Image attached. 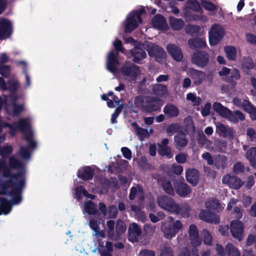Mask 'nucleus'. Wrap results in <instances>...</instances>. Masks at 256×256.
Returning a JSON list of instances; mask_svg holds the SVG:
<instances>
[{
  "mask_svg": "<svg viewBox=\"0 0 256 256\" xmlns=\"http://www.w3.org/2000/svg\"><path fill=\"white\" fill-rule=\"evenodd\" d=\"M186 100L190 101L194 106H199L202 102L201 98L192 92L186 94Z\"/></svg>",
  "mask_w": 256,
  "mask_h": 256,
  "instance_id": "nucleus-45",
  "label": "nucleus"
},
{
  "mask_svg": "<svg viewBox=\"0 0 256 256\" xmlns=\"http://www.w3.org/2000/svg\"><path fill=\"white\" fill-rule=\"evenodd\" d=\"M188 44L192 48H204L206 46V40L202 38L190 39L188 41Z\"/></svg>",
  "mask_w": 256,
  "mask_h": 256,
  "instance_id": "nucleus-31",
  "label": "nucleus"
},
{
  "mask_svg": "<svg viewBox=\"0 0 256 256\" xmlns=\"http://www.w3.org/2000/svg\"><path fill=\"white\" fill-rule=\"evenodd\" d=\"M186 176L188 182L193 186H196L198 182L199 174L198 171L194 168H189L186 171Z\"/></svg>",
  "mask_w": 256,
  "mask_h": 256,
  "instance_id": "nucleus-22",
  "label": "nucleus"
},
{
  "mask_svg": "<svg viewBox=\"0 0 256 256\" xmlns=\"http://www.w3.org/2000/svg\"><path fill=\"white\" fill-rule=\"evenodd\" d=\"M18 86V82L16 80H10L6 84L4 79L0 78V89L4 90H8L12 92L10 96L2 95L0 96V110H4L8 114L12 116H16L24 110V104H15L18 96L12 92L16 90Z\"/></svg>",
  "mask_w": 256,
  "mask_h": 256,
  "instance_id": "nucleus-2",
  "label": "nucleus"
},
{
  "mask_svg": "<svg viewBox=\"0 0 256 256\" xmlns=\"http://www.w3.org/2000/svg\"><path fill=\"white\" fill-rule=\"evenodd\" d=\"M142 13V10L133 12L128 16L126 20L124 28V32H130L136 29L139 24L142 22L140 17Z\"/></svg>",
  "mask_w": 256,
  "mask_h": 256,
  "instance_id": "nucleus-7",
  "label": "nucleus"
},
{
  "mask_svg": "<svg viewBox=\"0 0 256 256\" xmlns=\"http://www.w3.org/2000/svg\"><path fill=\"white\" fill-rule=\"evenodd\" d=\"M208 34L210 45L215 46L222 40L224 32V28L220 26L215 24L211 27Z\"/></svg>",
  "mask_w": 256,
  "mask_h": 256,
  "instance_id": "nucleus-9",
  "label": "nucleus"
},
{
  "mask_svg": "<svg viewBox=\"0 0 256 256\" xmlns=\"http://www.w3.org/2000/svg\"><path fill=\"white\" fill-rule=\"evenodd\" d=\"M188 235L191 244L194 246H198L201 244V240L199 237L198 232L196 226L190 224L188 227Z\"/></svg>",
  "mask_w": 256,
  "mask_h": 256,
  "instance_id": "nucleus-15",
  "label": "nucleus"
},
{
  "mask_svg": "<svg viewBox=\"0 0 256 256\" xmlns=\"http://www.w3.org/2000/svg\"><path fill=\"white\" fill-rule=\"evenodd\" d=\"M100 224V222H98L96 220L92 219L90 220L89 222V226L90 228L94 231L98 229L99 228V224Z\"/></svg>",
  "mask_w": 256,
  "mask_h": 256,
  "instance_id": "nucleus-63",
  "label": "nucleus"
},
{
  "mask_svg": "<svg viewBox=\"0 0 256 256\" xmlns=\"http://www.w3.org/2000/svg\"><path fill=\"white\" fill-rule=\"evenodd\" d=\"M162 187L167 194L173 195L174 194V188L169 180H164L162 181Z\"/></svg>",
  "mask_w": 256,
  "mask_h": 256,
  "instance_id": "nucleus-43",
  "label": "nucleus"
},
{
  "mask_svg": "<svg viewBox=\"0 0 256 256\" xmlns=\"http://www.w3.org/2000/svg\"><path fill=\"white\" fill-rule=\"evenodd\" d=\"M76 195L78 198H80L83 196L94 199V196L92 194H89L82 186L78 187L75 189Z\"/></svg>",
  "mask_w": 256,
  "mask_h": 256,
  "instance_id": "nucleus-42",
  "label": "nucleus"
},
{
  "mask_svg": "<svg viewBox=\"0 0 256 256\" xmlns=\"http://www.w3.org/2000/svg\"><path fill=\"white\" fill-rule=\"evenodd\" d=\"M206 207L210 210H216L220 212L224 208V206H222L218 201L214 198L208 200L206 202Z\"/></svg>",
  "mask_w": 256,
  "mask_h": 256,
  "instance_id": "nucleus-30",
  "label": "nucleus"
},
{
  "mask_svg": "<svg viewBox=\"0 0 256 256\" xmlns=\"http://www.w3.org/2000/svg\"><path fill=\"white\" fill-rule=\"evenodd\" d=\"M211 106V104L210 102L205 104L201 110V114L203 116L205 117L210 114Z\"/></svg>",
  "mask_w": 256,
  "mask_h": 256,
  "instance_id": "nucleus-59",
  "label": "nucleus"
},
{
  "mask_svg": "<svg viewBox=\"0 0 256 256\" xmlns=\"http://www.w3.org/2000/svg\"><path fill=\"white\" fill-rule=\"evenodd\" d=\"M201 235L204 244L210 246L212 241V236L210 233L204 229L202 230Z\"/></svg>",
  "mask_w": 256,
  "mask_h": 256,
  "instance_id": "nucleus-49",
  "label": "nucleus"
},
{
  "mask_svg": "<svg viewBox=\"0 0 256 256\" xmlns=\"http://www.w3.org/2000/svg\"><path fill=\"white\" fill-rule=\"evenodd\" d=\"M12 32V24L7 19L0 20V38L3 39L9 36Z\"/></svg>",
  "mask_w": 256,
  "mask_h": 256,
  "instance_id": "nucleus-18",
  "label": "nucleus"
},
{
  "mask_svg": "<svg viewBox=\"0 0 256 256\" xmlns=\"http://www.w3.org/2000/svg\"><path fill=\"white\" fill-rule=\"evenodd\" d=\"M186 7L193 10L202 12L199 3L195 0H188L186 2Z\"/></svg>",
  "mask_w": 256,
  "mask_h": 256,
  "instance_id": "nucleus-48",
  "label": "nucleus"
},
{
  "mask_svg": "<svg viewBox=\"0 0 256 256\" xmlns=\"http://www.w3.org/2000/svg\"><path fill=\"white\" fill-rule=\"evenodd\" d=\"M116 228V234H115V235L118 236V237L125 232L126 227V224L123 221L118 220L117 221Z\"/></svg>",
  "mask_w": 256,
  "mask_h": 256,
  "instance_id": "nucleus-47",
  "label": "nucleus"
},
{
  "mask_svg": "<svg viewBox=\"0 0 256 256\" xmlns=\"http://www.w3.org/2000/svg\"><path fill=\"white\" fill-rule=\"evenodd\" d=\"M140 228L136 223L131 224L128 229V240L132 242H138L142 234Z\"/></svg>",
  "mask_w": 256,
  "mask_h": 256,
  "instance_id": "nucleus-14",
  "label": "nucleus"
},
{
  "mask_svg": "<svg viewBox=\"0 0 256 256\" xmlns=\"http://www.w3.org/2000/svg\"><path fill=\"white\" fill-rule=\"evenodd\" d=\"M232 102L237 107L242 108L244 110H246L248 106L250 104V102L248 100L244 99H240L237 97L234 98Z\"/></svg>",
  "mask_w": 256,
  "mask_h": 256,
  "instance_id": "nucleus-41",
  "label": "nucleus"
},
{
  "mask_svg": "<svg viewBox=\"0 0 256 256\" xmlns=\"http://www.w3.org/2000/svg\"><path fill=\"white\" fill-rule=\"evenodd\" d=\"M246 158L253 166H256V147L250 148L246 152Z\"/></svg>",
  "mask_w": 256,
  "mask_h": 256,
  "instance_id": "nucleus-39",
  "label": "nucleus"
},
{
  "mask_svg": "<svg viewBox=\"0 0 256 256\" xmlns=\"http://www.w3.org/2000/svg\"><path fill=\"white\" fill-rule=\"evenodd\" d=\"M175 2H168L169 6L166 7V9L169 12H172L174 14H178L179 12L178 8L174 6Z\"/></svg>",
  "mask_w": 256,
  "mask_h": 256,
  "instance_id": "nucleus-60",
  "label": "nucleus"
},
{
  "mask_svg": "<svg viewBox=\"0 0 256 256\" xmlns=\"http://www.w3.org/2000/svg\"><path fill=\"white\" fill-rule=\"evenodd\" d=\"M230 78H229L228 81L232 86H235L236 84V80H238L240 78V72L236 68H233L230 70Z\"/></svg>",
  "mask_w": 256,
  "mask_h": 256,
  "instance_id": "nucleus-40",
  "label": "nucleus"
},
{
  "mask_svg": "<svg viewBox=\"0 0 256 256\" xmlns=\"http://www.w3.org/2000/svg\"><path fill=\"white\" fill-rule=\"evenodd\" d=\"M160 256H173L171 248L168 246H164L160 250Z\"/></svg>",
  "mask_w": 256,
  "mask_h": 256,
  "instance_id": "nucleus-55",
  "label": "nucleus"
},
{
  "mask_svg": "<svg viewBox=\"0 0 256 256\" xmlns=\"http://www.w3.org/2000/svg\"><path fill=\"white\" fill-rule=\"evenodd\" d=\"M216 250L221 256H240L238 248L231 243L227 244L224 248L222 245L217 244Z\"/></svg>",
  "mask_w": 256,
  "mask_h": 256,
  "instance_id": "nucleus-10",
  "label": "nucleus"
},
{
  "mask_svg": "<svg viewBox=\"0 0 256 256\" xmlns=\"http://www.w3.org/2000/svg\"><path fill=\"white\" fill-rule=\"evenodd\" d=\"M230 122L237 123L239 120H244L245 119L244 114L239 110L232 112L230 110V114L228 115L227 118Z\"/></svg>",
  "mask_w": 256,
  "mask_h": 256,
  "instance_id": "nucleus-33",
  "label": "nucleus"
},
{
  "mask_svg": "<svg viewBox=\"0 0 256 256\" xmlns=\"http://www.w3.org/2000/svg\"><path fill=\"white\" fill-rule=\"evenodd\" d=\"M180 128V125L178 124H172L166 130L167 133L168 135H172L174 132H177Z\"/></svg>",
  "mask_w": 256,
  "mask_h": 256,
  "instance_id": "nucleus-58",
  "label": "nucleus"
},
{
  "mask_svg": "<svg viewBox=\"0 0 256 256\" xmlns=\"http://www.w3.org/2000/svg\"><path fill=\"white\" fill-rule=\"evenodd\" d=\"M146 46L149 55L150 56L154 57L156 61L160 62L162 59L166 58V54L164 51L157 45L152 43H148Z\"/></svg>",
  "mask_w": 256,
  "mask_h": 256,
  "instance_id": "nucleus-11",
  "label": "nucleus"
},
{
  "mask_svg": "<svg viewBox=\"0 0 256 256\" xmlns=\"http://www.w3.org/2000/svg\"><path fill=\"white\" fill-rule=\"evenodd\" d=\"M78 176L84 180L92 179L93 177V170L89 166L82 168L79 170Z\"/></svg>",
  "mask_w": 256,
  "mask_h": 256,
  "instance_id": "nucleus-28",
  "label": "nucleus"
},
{
  "mask_svg": "<svg viewBox=\"0 0 256 256\" xmlns=\"http://www.w3.org/2000/svg\"><path fill=\"white\" fill-rule=\"evenodd\" d=\"M120 74L124 79L128 81H134L140 74V68L132 64L126 62L123 64L120 70Z\"/></svg>",
  "mask_w": 256,
  "mask_h": 256,
  "instance_id": "nucleus-6",
  "label": "nucleus"
},
{
  "mask_svg": "<svg viewBox=\"0 0 256 256\" xmlns=\"http://www.w3.org/2000/svg\"><path fill=\"white\" fill-rule=\"evenodd\" d=\"M98 249L100 254L101 256H112L110 252L113 250V246L112 243L110 242H107L106 246H104L103 242H101L98 240Z\"/></svg>",
  "mask_w": 256,
  "mask_h": 256,
  "instance_id": "nucleus-23",
  "label": "nucleus"
},
{
  "mask_svg": "<svg viewBox=\"0 0 256 256\" xmlns=\"http://www.w3.org/2000/svg\"><path fill=\"white\" fill-rule=\"evenodd\" d=\"M174 139L175 146L178 149L186 146L188 144V140L186 138V136L182 133L178 134L174 136Z\"/></svg>",
  "mask_w": 256,
  "mask_h": 256,
  "instance_id": "nucleus-29",
  "label": "nucleus"
},
{
  "mask_svg": "<svg viewBox=\"0 0 256 256\" xmlns=\"http://www.w3.org/2000/svg\"><path fill=\"white\" fill-rule=\"evenodd\" d=\"M209 55L204 51L194 52L192 58V62L199 67H204L207 65Z\"/></svg>",
  "mask_w": 256,
  "mask_h": 256,
  "instance_id": "nucleus-12",
  "label": "nucleus"
},
{
  "mask_svg": "<svg viewBox=\"0 0 256 256\" xmlns=\"http://www.w3.org/2000/svg\"><path fill=\"white\" fill-rule=\"evenodd\" d=\"M123 156L126 159L130 160L132 158L131 150L126 147H123L121 149Z\"/></svg>",
  "mask_w": 256,
  "mask_h": 256,
  "instance_id": "nucleus-61",
  "label": "nucleus"
},
{
  "mask_svg": "<svg viewBox=\"0 0 256 256\" xmlns=\"http://www.w3.org/2000/svg\"><path fill=\"white\" fill-rule=\"evenodd\" d=\"M136 106L146 112H152L160 110L163 105L162 101L158 98L138 96L134 100Z\"/></svg>",
  "mask_w": 256,
  "mask_h": 256,
  "instance_id": "nucleus-4",
  "label": "nucleus"
},
{
  "mask_svg": "<svg viewBox=\"0 0 256 256\" xmlns=\"http://www.w3.org/2000/svg\"><path fill=\"white\" fill-rule=\"evenodd\" d=\"M164 112L170 117H176L178 114V108L172 104H167L164 108Z\"/></svg>",
  "mask_w": 256,
  "mask_h": 256,
  "instance_id": "nucleus-36",
  "label": "nucleus"
},
{
  "mask_svg": "<svg viewBox=\"0 0 256 256\" xmlns=\"http://www.w3.org/2000/svg\"><path fill=\"white\" fill-rule=\"evenodd\" d=\"M99 209L104 216L108 218H114L118 214L117 209L114 206H110L106 208L104 204L100 202Z\"/></svg>",
  "mask_w": 256,
  "mask_h": 256,
  "instance_id": "nucleus-19",
  "label": "nucleus"
},
{
  "mask_svg": "<svg viewBox=\"0 0 256 256\" xmlns=\"http://www.w3.org/2000/svg\"><path fill=\"white\" fill-rule=\"evenodd\" d=\"M136 194H139L140 198H143L142 188L141 187L139 186H137V188L132 187L130 190L129 196L130 198V200H133Z\"/></svg>",
  "mask_w": 256,
  "mask_h": 256,
  "instance_id": "nucleus-51",
  "label": "nucleus"
},
{
  "mask_svg": "<svg viewBox=\"0 0 256 256\" xmlns=\"http://www.w3.org/2000/svg\"><path fill=\"white\" fill-rule=\"evenodd\" d=\"M106 226L108 227V236L112 240H117L118 236L114 234V228L115 226L114 221L113 220H108L106 222Z\"/></svg>",
  "mask_w": 256,
  "mask_h": 256,
  "instance_id": "nucleus-37",
  "label": "nucleus"
},
{
  "mask_svg": "<svg viewBox=\"0 0 256 256\" xmlns=\"http://www.w3.org/2000/svg\"><path fill=\"white\" fill-rule=\"evenodd\" d=\"M84 211L89 214H94L97 212L96 206L91 201H86L84 204Z\"/></svg>",
  "mask_w": 256,
  "mask_h": 256,
  "instance_id": "nucleus-44",
  "label": "nucleus"
},
{
  "mask_svg": "<svg viewBox=\"0 0 256 256\" xmlns=\"http://www.w3.org/2000/svg\"><path fill=\"white\" fill-rule=\"evenodd\" d=\"M227 58L230 60H235L237 58V50L232 46H226L224 48Z\"/></svg>",
  "mask_w": 256,
  "mask_h": 256,
  "instance_id": "nucleus-38",
  "label": "nucleus"
},
{
  "mask_svg": "<svg viewBox=\"0 0 256 256\" xmlns=\"http://www.w3.org/2000/svg\"><path fill=\"white\" fill-rule=\"evenodd\" d=\"M132 125L134 127L136 134L140 137L141 140L148 138L154 132L152 128H150L149 130L144 129L138 127L136 123H132Z\"/></svg>",
  "mask_w": 256,
  "mask_h": 256,
  "instance_id": "nucleus-24",
  "label": "nucleus"
},
{
  "mask_svg": "<svg viewBox=\"0 0 256 256\" xmlns=\"http://www.w3.org/2000/svg\"><path fill=\"white\" fill-rule=\"evenodd\" d=\"M222 181L224 184H227L232 188L238 189L243 184L240 178L236 176H232L229 174L224 176Z\"/></svg>",
  "mask_w": 256,
  "mask_h": 256,
  "instance_id": "nucleus-17",
  "label": "nucleus"
},
{
  "mask_svg": "<svg viewBox=\"0 0 256 256\" xmlns=\"http://www.w3.org/2000/svg\"><path fill=\"white\" fill-rule=\"evenodd\" d=\"M199 217L202 220L208 222L217 224L220 222V218L217 215L210 213L206 210H201Z\"/></svg>",
  "mask_w": 256,
  "mask_h": 256,
  "instance_id": "nucleus-21",
  "label": "nucleus"
},
{
  "mask_svg": "<svg viewBox=\"0 0 256 256\" xmlns=\"http://www.w3.org/2000/svg\"><path fill=\"white\" fill-rule=\"evenodd\" d=\"M113 46L117 52L112 51L108 52L106 59V68L108 70L112 73L116 72L119 64L118 59V52H121L128 58L132 56L133 60L135 62H138L140 60L144 58L146 56V52L138 46L134 47V50H131L130 54L129 56L126 50L122 46V42L118 39H116L113 42Z\"/></svg>",
  "mask_w": 256,
  "mask_h": 256,
  "instance_id": "nucleus-3",
  "label": "nucleus"
},
{
  "mask_svg": "<svg viewBox=\"0 0 256 256\" xmlns=\"http://www.w3.org/2000/svg\"><path fill=\"white\" fill-rule=\"evenodd\" d=\"M179 210L178 212H175L176 214H180L184 217H188L190 214V206L186 204H182L178 205Z\"/></svg>",
  "mask_w": 256,
  "mask_h": 256,
  "instance_id": "nucleus-46",
  "label": "nucleus"
},
{
  "mask_svg": "<svg viewBox=\"0 0 256 256\" xmlns=\"http://www.w3.org/2000/svg\"><path fill=\"white\" fill-rule=\"evenodd\" d=\"M157 201L158 206L165 210L172 213L179 210L178 204H176L170 197L166 196H161L158 198Z\"/></svg>",
  "mask_w": 256,
  "mask_h": 256,
  "instance_id": "nucleus-8",
  "label": "nucleus"
},
{
  "mask_svg": "<svg viewBox=\"0 0 256 256\" xmlns=\"http://www.w3.org/2000/svg\"><path fill=\"white\" fill-rule=\"evenodd\" d=\"M246 135L252 140L256 139V132L252 128H248L246 130Z\"/></svg>",
  "mask_w": 256,
  "mask_h": 256,
  "instance_id": "nucleus-62",
  "label": "nucleus"
},
{
  "mask_svg": "<svg viewBox=\"0 0 256 256\" xmlns=\"http://www.w3.org/2000/svg\"><path fill=\"white\" fill-rule=\"evenodd\" d=\"M216 131L219 132L220 134L224 136H232L233 135L232 129L222 124L217 125Z\"/></svg>",
  "mask_w": 256,
  "mask_h": 256,
  "instance_id": "nucleus-34",
  "label": "nucleus"
},
{
  "mask_svg": "<svg viewBox=\"0 0 256 256\" xmlns=\"http://www.w3.org/2000/svg\"><path fill=\"white\" fill-rule=\"evenodd\" d=\"M131 208L137 214L138 220L144 222L146 220V216L144 213L136 206H132Z\"/></svg>",
  "mask_w": 256,
  "mask_h": 256,
  "instance_id": "nucleus-54",
  "label": "nucleus"
},
{
  "mask_svg": "<svg viewBox=\"0 0 256 256\" xmlns=\"http://www.w3.org/2000/svg\"><path fill=\"white\" fill-rule=\"evenodd\" d=\"M12 152L11 146H6L0 149V214H8L12 205L18 204L22 201L21 193L25 186L24 164L18 161L14 156L8 159V165L4 158Z\"/></svg>",
  "mask_w": 256,
  "mask_h": 256,
  "instance_id": "nucleus-1",
  "label": "nucleus"
},
{
  "mask_svg": "<svg viewBox=\"0 0 256 256\" xmlns=\"http://www.w3.org/2000/svg\"><path fill=\"white\" fill-rule=\"evenodd\" d=\"M245 111L250 114V116L252 120H256V108L250 103L248 106Z\"/></svg>",
  "mask_w": 256,
  "mask_h": 256,
  "instance_id": "nucleus-56",
  "label": "nucleus"
},
{
  "mask_svg": "<svg viewBox=\"0 0 256 256\" xmlns=\"http://www.w3.org/2000/svg\"><path fill=\"white\" fill-rule=\"evenodd\" d=\"M158 152L162 156H165L168 158H170L172 156L170 148L168 146H160Z\"/></svg>",
  "mask_w": 256,
  "mask_h": 256,
  "instance_id": "nucleus-50",
  "label": "nucleus"
},
{
  "mask_svg": "<svg viewBox=\"0 0 256 256\" xmlns=\"http://www.w3.org/2000/svg\"><path fill=\"white\" fill-rule=\"evenodd\" d=\"M191 76L194 79V82L196 84H200L206 78L205 74L194 68H190L188 70Z\"/></svg>",
  "mask_w": 256,
  "mask_h": 256,
  "instance_id": "nucleus-27",
  "label": "nucleus"
},
{
  "mask_svg": "<svg viewBox=\"0 0 256 256\" xmlns=\"http://www.w3.org/2000/svg\"><path fill=\"white\" fill-rule=\"evenodd\" d=\"M182 226L183 225L180 220H175L172 217L170 216L166 222L162 223L161 230L164 238L171 239L182 228Z\"/></svg>",
  "mask_w": 256,
  "mask_h": 256,
  "instance_id": "nucleus-5",
  "label": "nucleus"
},
{
  "mask_svg": "<svg viewBox=\"0 0 256 256\" xmlns=\"http://www.w3.org/2000/svg\"><path fill=\"white\" fill-rule=\"evenodd\" d=\"M168 53L176 62H180L183 58V54L180 48L174 44H168L166 46Z\"/></svg>",
  "mask_w": 256,
  "mask_h": 256,
  "instance_id": "nucleus-16",
  "label": "nucleus"
},
{
  "mask_svg": "<svg viewBox=\"0 0 256 256\" xmlns=\"http://www.w3.org/2000/svg\"><path fill=\"white\" fill-rule=\"evenodd\" d=\"M174 184L176 192L180 196L186 197L192 192L190 188L185 183L176 182Z\"/></svg>",
  "mask_w": 256,
  "mask_h": 256,
  "instance_id": "nucleus-20",
  "label": "nucleus"
},
{
  "mask_svg": "<svg viewBox=\"0 0 256 256\" xmlns=\"http://www.w3.org/2000/svg\"><path fill=\"white\" fill-rule=\"evenodd\" d=\"M170 24L171 28L174 30L182 29L184 25V21L182 19L170 17L169 18Z\"/></svg>",
  "mask_w": 256,
  "mask_h": 256,
  "instance_id": "nucleus-35",
  "label": "nucleus"
},
{
  "mask_svg": "<svg viewBox=\"0 0 256 256\" xmlns=\"http://www.w3.org/2000/svg\"><path fill=\"white\" fill-rule=\"evenodd\" d=\"M155 253L154 251L148 250H144L139 253L138 256H154Z\"/></svg>",
  "mask_w": 256,
  "mask_h": 256,
  "instance_id": "nucleus-64",
  "label": "nucleus"
},
{
  "mask_svg": "<svg viewBox=\"0 0 256 256\" xmlns=\"http://www.w3.org/2000/svg\"><path fill=\"white\" fill-rule=\"evenodd\" d=\"M212 106L214 110L224 118H228V115L230 114V110L229 109L219 102H214Z\"/></svg>",
  "mask_w": 256,
  "mask_h": 256,
  "instance_id": "nucleus-26",
  "label": "nucleus"
},
{
  "mask_svg": "<svg viewBox=\"0 0 256 256\" xmlns=\"http://www.w3.org/2000/svg\"><path fill=\"white\" fill-rule=\"evenodd\" d=\"M201 5L204 9L210 12H214L218 9L217 6L205 0L201 2Z\"/></svg>",
  "mask_w": 256,
  "mask_h": 256,
  "instance_id": "nucleus-52",
  "label": "nucleus"
},
{
  "mask_svg": "<svg viewBox=\"0 0 256 256\" xmlns=\"http://www.w3.org/2000/svg\"><path fill=\"white\" fill-rule=\"evenodd\" d=\"M242 66L248 69L252 68L254 67V63L250 57L245 58L242 59L241 64Z\"/></svg>",
  "mask_w": 256,
  "mask_h": 256,
  "instance_id": "nucleus-53",
  "label": "nucleus"
},
{
  "mask_svg": "<svg viewBox=\"0 0 256 256\" xmlns=\"http://www.w3.org/2000/svg\"><path fill=\"white\" fill-rule=\"evenodd\" d=\"M230 231L232 236L242 240L244 236V226L242 222L238 220H232L230 224Z\"/></svg>",
  "mask_w": 256,
  "mask_h": 256,
  "instance_id": "nucleus-13",
  "label": "nucleus"
},
{
  "mask_svg": "<svg viewBox=\"0 0 256 256\" xmlns=\"http://www.w3.org/2000/svg\"><path fill=\"white\" fill-rule=\"evenodd\" d=\"M152 92L160 96H163L168 94L167 88L162 84H156L152 86Z\"/></svg>",
  "mask_w": 256,
  "mask_h": 256,
  "instance_id": "nucleus-32",
  "label": "nucleus"
},
{
  "mask_svg": "<svg viewBox=\"0 0 256 256\" xmlns=\"http://www.w3.org/2000/svg\"><path fill=\"white\" fill-rule=\"evenodd\" d=\"M200 30V27L198 26H188L186 28V31L187 33L190 34H197Z\"/></svg>",
  "mask_w": 256,
  "mask_h": 256,
  "instance_id": "nucleus-57",
  "label": "nucleus"
},
{
  "mask_svg": "<svg viewBox=\"0 0 256 256\" xmlns=\"http://www.w3.org/2000/svg\"><path fill=\"white\" fill-rule=\"evenodd\" d=\"M153 26L159 30H165L168 28L166 20L160 16H154L152 20Z\"/></svg>",
  "mask_w": 256,
  "mask_h": 256,
  "instance_id": "nucleus-25",
  "label": "nucleus"
}]
</instances>
